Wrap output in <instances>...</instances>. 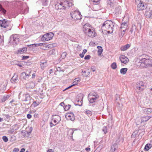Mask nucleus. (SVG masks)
Listing matches in <instances>:
<instances>
[{"instance_id": "nucleus-1", "label": "nucleus", "mask_w": 152, "mask_h": 152, "mask_svg": "<svg viewBox=\"0 0 152 152\" xmlns=\"http://www.w3.org/2000/svg\"><path fill=\"white\" fill-rule=\"evenodd\" d=\"M56 9L58 10H65L73 4L71 2L64 0H55Z\"/></svg>"}, {"instance_id": "nucleus-2", "label": "nucleus", "mask_w": 152, "mask_h": 152, "mask_svg": "<svg viewBox=\"0 0 152 152\" xmlns=\"http://www.w3.org/2000/svg\"><path fill=\"white\" fill-rule=\"evenodd\" d=\"M115 23L111 21L107 20L103 23L101 27L102 31H107L108 34L113 33Z\"/></svg>"}, {"instance_id": "nucleus-3", "label": "nucleus", "mask_w": 152, "mask_h": 152, "mask_svg": "<svg viewBox=\"0 0 152 152\" xmlns=\"http://www.w3.org/2000/svg\"><path fill=\"white\" fill-rule=\"evenodd\" d=\"M139 63L141 67H145L149 66H152V58L148 55L143 54L140 59Z\"/></svg>"}, {"instance_id": "nucleus-4", "label": "nucleus", "mask_w": 152, "mask_h": 152, "mask_svg": "<svg viewBox=\"0 0 152 152\" xmlns=\"http://www.w3.org/2000/svg\"><path fill=\"white\" fill-rule=\"evenodd\" d=\"M91 26L86 23L83 26V31L84 33L88 36L91 37L95 36V32L93 29L91 28Z\"/></svg>"}, {"instance_id": "nucleus-5", "label": "nucleus", "mask_w": 152, "mask_h": 152, "mask_svg": "<svg viewBox=\"0 0 152 152\" xmlns=\"http://www.w3.org/2000/svg\"><path fill=\"white\" fill-rule=\"evenodd\" d=\"M72 20H80L82 18V15L78 11L76 10L70 13Z\"/></svg>"}, {"instance_id": "nucleus-6", "label": "nucleus", "mask_w": 152, "mask_h": 152, "mask_svg": "<svg viewBox=\"0 0 152 152\" xmlns=\"http://www.w3.org/2000/svg\"><path fill=\"white\" fill-rule=\"evenodd\" d=\"M99 97V96L97 94L93 92L89 94L88 99L90 103H93L95 102Z\"/></svg>"}, {"instance_id": "nucleus-7", "label": "nucleus", "mask_w": 152, "mask_h": 152, "mask_svg": "<svg viewBox=\"0 0 152 152\" xmlns=\"http://www.w3.org/2000/svg\"><path fill=\"white\" fill-rule=\"evenodd\" d=\"M53 36L54 34L53 33H48L43 35L41 38V40L44 41H48L52 39Z\"/></svg>"}, {"instance_id": "nucleus-8", "label": "nucleus", "mask_w": 152, "mask_h": 152, "mask_svg": "<svg viewBox=\"0 0 152 152\" xmlns=\"http://www.w3.org/2000/svg\"><path fill=\"white\" fill-rule=\"evenodd\" d=\"M136 87L140 91H142L146 88V85L142 81H139L137 83Z\"/></svg>"}, {"instance_id": "nucleus-9", "label": "nucleus", "mask_w": 152, "mask_h": 152, "mask_svg": "<svg viewBox=\"0 0 152 152\" xmlns=\"http://www.w3.org/2000/svg\"><path fill=\"white\" fill-rule=\"evenodd\" d=\"M21 93H20L19 95V98H21V100L23 101L27 102L31 99V97L29 94H23L22 96H20Z\"/></svg>"}, {"instance_id": "nucleus-10", "label": "nucleus", "mask_w": 152, "mask_h": 152, "mask_svg": "<svg viewBox=\"0 0 152 152\" xmlns=\"http://www.w3.org/2000/svg\"><path fill=\"white\" fill-rule=\"evenodd\" d=\"M19 36L18 35L15 34L12 35L10 38V42H14L17 44L19 41Z\"/></svg>"}, {"instance_id": "nucleus-11", "label": "nucleus", "mask_w": 152, "mask_h": 152, "mask_svg": "<svg viewBox=\"0 0 152 152\" xmlns=\"http://www.w3.org/2000/svg\"><path fill=\"white\" fill-rule=\"evenodd\" d=\"M10 23V22L6 19H4L2 20H0V26L4 28L8 27Z\"/></svg>"}, {"instance_id": "nucleus-12", "label": "nucleus", "mask_w": 152, "mask_h": 152, "mask_svg": "<svg viewBox=\"0 0 152 152\" xmlns=\"http://www.w3.org/2000/svg\"><path fill=\"white\" fill-rule=\"evenodd\" d=\"M147 7V5L143 2L140 1L137 5V10L138 11L145 9Z\"/></svg>"}, {"instance_id": "nucleus-13", "label": "nucleus", "mask_w": 152, "mask_h": 152, "mask_svg": "<svg viewBox=\"0 0 152 152\" xmlns=\"http://www.w3.org/2000/svg\"><path fill=\"white\" fill-rule=\"evenodd\" d=\"M77 98L76 99V101L77 103L76 104V105H78L80 106H82L83 98V95L82 94H80L77 96Z\"/></svg>"}, {"instance_id": "nucleus-14", "label": "nucleus", "mask_w": 152, "mask_h": 152, "mask_svg": "<svg viewBox=\"0 0 152 152\" xmlns=\"http://www.w3.org/2000/svg\"><path fill=\"white\" fill-rule=\"evenodd\" d=\"M119 59L121 62L124 64H126L129 62L128 58L124 55H122L119 57Z\"/></svg>"}, {"instance_id": "nucleus-15", "label": "nucleus", "mask_w": 152, "mask_h": 152, "mask_svg": "<svg viewBox=\"0 0 152 152\" xmlns=\"http://www.w3.org/2000/svg\"><path fill=\"white\" fill-rule=\"evenodd\" d=\"M128 28L127 23L125 22L122 23L120 27V31L125 32Z\"/></svg>"}, {"instance_id": "nucleus-16", "label": "nucleus", "mask_w": 152, "mask_h": 152, "mask_svg": "<svg viewBox=\"0 0 152 152\" xmlns=\"http://www.w3.org/2000/svg\"><path fill=\"white\" fill-rule=\"evenodd\" d=\"M80 79L79 78H75L74 80V81L72 83V85L68 87L67 88L65 89L63 91H64L67 89L71 88V87L77 85L78 82H80Z\"/></svg>"}, {"instance_id": "nucleus-17", "label": "nucleus", "mask_w": 152, "mask_h": 152, "mask_svg": "<svg viewBox=\"0 0 152 152\" xmlns=\"http://www.w3.org/2000/svg\"><path fill=\"white\" fill-rule=\"evenodd\" d=\"M18 75L16 74H15L14 76L11 78L10 81L12 83H15L18 82Z\"/></svg>"}, {"instance_id": "nucleus-18", "label": "nucleus", "mask_w": 152, "mask_h": 152, "mask_svg": "<svg viewBox=\"0 0 152 152\" xmlns=\"http://www.w3.org/2000/svg\"><path fill=\"white\" fill-rule=\"evenodd\" d=\"M118 146L117 144H114L111 147L110 152H117Z\"/></svg>"}, {"instance_id": "nucleus-19", "label": "nucleus", "mask_w": 152, "mask_h": 152, "mask_svg": "<svg viewBox=\"0 0 152 152\" xmlns=\"http://www.w3.org/2000/svg\"><path fill=\"white\" fill-rule=\"evenodd\" d=\"M66 118L67 119L70 120L72 121H73L75 120L74 116L72 113L66 115Z\"/></svg>"}, {"instance_id": "nucleus-20", "label": "nucleus", "mask_w": 152, "mask_h": 152, "mask_svg": "<svg viewBox=\"0 0 152 152\" xmlns=\"http://www.w3.org/2000/svg\"><path fill=\"white\" fill-rule=\"evenodd\" d=\"M150 116H144L141 117L140 118L141 120L140 123H142L147 121L150 118Z\"/></svg>"}, {"instance_id": "nucleus-21", "label": "nucleus", "mask_w": 152, "mask_h": 152, "mask_svg": "<svg viewBox=\"0 0 152 152\" xmlns=\"http://www.w3.org/2000/svg\"><path fill=\"white\" fill-rule=\"evenodd\" d=\"M27 49V48H22L18 50V53L22 54L26 52Z\"/></svg>"}, {"instance_id": "nucleus-22", "label": "nucleus", "mask_w": 152, "mask_h": 152, "mask_svg": "<svg viewBox=\"0 0 152 152\" xmlns=\"http://www.w3.org/2000/svg\"><path fill=\"white\" fill-rule=\"evenodd\" d=\"M29 76V75L27 74L25 72H23L21 73V77L24 80H27Z\"/></svg>"}, {"instance_id": "nucleus-23", "label": "nucleus", "mask_w": 152, "mask_h": 152, "mask_svg": "<svg viewBox=\"0 0 152 152\" xmlns=\"http://www.w3.org/2000/svg\"><path fill=\"white\" fill-rule=\"evenodd\" d=\"M40 65L42 69H44L48 66V64L46 62H41Z\"/></svg>"}, {"instance_id": "nucleus-24", "label": "nucleus", "mask_w": 152, "mask_h": 152, "mask_svg": "<svg viewBox=\"0 0 152 152\" xmlns=\"http://www.w3.org/2000/svg\"><path fill=\"white\" fill-rule=\"evenodd\" d=\"M53 119H55L59 122L61 120V118L60 116L58 115H54L52 116Z\"/></svg>"}, {"instance_id": "nucleus-25", "label": "nucleus", "mask_w": 152, "mask_h": 152, "mask_svg": "<svg viewBox=\"0 0 152 152\" xmlns=\"http://www.w3.org/2000/svg\"><path fill=\"white\" fill-rule=\"evenodd\" d=\"M136 29V27L135 25H133L132 27L131 28L129 31V34H132L134 31L135 32Z\"/></svg>"}, {"instance_id": "nucleus-26", "label": "nucleus", "mask_w": 152, "mask_h": 152, "mask_svg": "<svg viewBox=\"0 0 152 152\" xmlns=\"http://www.w3.org/2000/svg\"><path fill=\"white\" fill-rule=\"evenodd\" d=\"M130 45L127 44L125 45L122 46L120 49L122 51H125L128 49L130 47Z\"/></svg>"}, {"instance_id": "nucleus-27", "label": "nucleus", "mask_w": 152, "mask_h": 152, "mask_svg": "<svg viewBox=\"0 0 152 152\" xmlns=\"http://www.w3.org/2000/svg\"><path fill=\"white\" fill-rule=\"evenodd\" d=\"M10 96V95H4L1 99V102H5L6 100L9 98Z\"/></svg>"}, {"instance_id": "nucleus-28", "label": "nucleus", "mask_w": 152, "mask_h": 152, "mask_svg": "<svg viewBox=\"0 0 152 152\" xmlns=\"http://www.w3.org/2000/svg\"><path fill=\"white\" fill-rule=\"evenodd\" d=\"M143 111L145 113L149 114L152 112V110L151 108H145L143 110Z\"/></svg>"}, {"instance_id": "nucleus-29", "label": "nucleus", "mask_w": 152, "mask_h": 152, "mask_svg": "<svg viewBox=\"0 0 152 152\" xmlns=\"http://www.w3.org/2000/svg\"><path fill=\"white\" fill-rule=\"evenodd\" d=\"M121 7L120 6H118L116 7L115 10V13L116 15L118 14L119 13H121Z\"/></svg>"}, {"instance_id": "nucleus-30", "label": "nucleus", "mask_w": 152, "mask_h": 152, "mask_svg": "<svg viewBox=\"0 0 152 152\" xmlns=\"http://www.w3.org/2000/svg\"><path fill=\"white\" fill-rule=\"evenodd\" d=\"M151 12H146L145 13V15L147 18H152V15L151 14Z\"/></svg>"}, {"instance_id": "nucleus-31", "label": "nucleus", "mask_w": 152, "mask_h": 152, "mask_svg": "<svg viewBox=\"0 0 152 152\" xmlns=\"http://www.w3.org/2000/svg\"><path fill=\"white\" fill-rule=\"evenodd\" d=\"M26 86L29 87L31 88H33L35 86L34 83L33 82H31L29 83L26 84Z\"/></svg>"}, {"instance_id": "nucleus-32", "label": "nucleus", "mask_w": 152, "mask_h": 152, "mask_svg": "<svg viewBox=\"0 0 152 152\" xmlns=\"http://www.w3.org/2000/svg\"><path fill=\"white\" fill-rule=\"evenodd\" d=\"M98 49V54L99 56H100L103 52V50L102 47L100 46H98L97 47Z\"/></svg>"}, {"instance_id": "nucleus-33", "label": "nucleus", "mask_w": 152, "mask_h": 152, "mask_svg": "<svg viewBox=\"0 0 152 152\" xmlns=\"http://www.w3.org/2000/svg\"><path fill=\"white\" fill-rule=\"evenodd\" d=\"M127 70V68H122L120 70V73L123 75H125L126 72Z\"/></svg>"}, {"instance_id": "nucleus-34", "label": "nucleus", "mask_w": 152, "mask_h": 152, "mask_svg": "<svg viewBox=\"0 0 152 152\" xmlns=\"http://www.w3.org/2000/svg\"><path fill=\"white\" fill-rule=\"evenodd\" d=\"M151 147V145L150 144H146L144 148V149L146 151H148Z\"/></svg>"}, {"instance_id": "nucleus-35", "label": "nucleus", "mask_w": 152, "mask_h": 152, "mask_svg": "<svg viewBox=\"0 0 152 152\" xmlns=\"http://www.w3.org/2000/svg\"><path fill=\"white\" fill-rule=\"evenodd\" d=\"M0 12L3 13V15L6 13V10L3 8L1 5L0 4Z\"/></svg>"}, {"instance_id": "nucleus-36", "label": "nucleus", "mask_w": 152, "mask_h": 152, "mask_svg": "<svg viewBox=\"0 0 152 152\" xmlns=\"http://www.w3.org/2000/svg\"><path fill=\"white\" fill-rule=\"evenodd\" d=\"M40 103V102L37 101H35L33 102L32 105L34 107H36Z\"/></svg>"}, {"instance_id": "nucleus-37", "label": "nucleus", "mask_w": 152, "mask_h": 152, "mask_svg": "<svg viewBox=\"0 0 152 152\" xmlns=\"http://www.w3.org/2000/svg\"><path fill=\"white\" fill-rule=\"evenodd\" d=\"M87 50L86 49H84L82 53L80 54L79 55L81 58H82L84 57V55L87 52Z\"/></svg>"}, {"instance_id": "nucleus-38", "label": "nucleus", "mask_w": 152, "mask_h": 152, "mask_svg": "<svg viewBox=\"0 0 152 152\" xmlns=\"http://www.w3.org/2000/svg\"><path fill=\"white\" fill-rule=\"evenodd\" d=\"M102 131L104 132V134H106L107 132V126H104L102 128Z\"/></svg>"}, {"instance_id": "nucleus-39", "label": "nucleus", "mask_w": 152, "mask_h": 152, "mask_svg": "<svg viewBox=\"0 0 152 152\" xmlns=\"http://www.w3.org/2000/svg\"><path fill=\"white\" fill-rule=\"evenodd\" d=\"M116 102H117V104H118V105H117V106H118L119 107L118 110H121L122 107V103H120L118 101H116Z\"/></svg>"}, {"instance_id": "nucleus-40", "label": "nucleus", "mask_w": 152, "mask_h": 152, "mask_svg": "<svg viewBox=\"0 0 152 152\" xmlns=\"http://www.w3.org/2000/svg\"><path fill=\"white\" fill-rule=\"evenodd\" d=\"M112 68L113 69H115L117 67V64L116 63L113 62L111 65Z\"/></svg>"}, {"instance_id": "nucleus-41", "label": "nucleus", "mask_w": 152, "mask_h": 152, "mask_svg": "<svg viewBox=\"0 0 152 152\" xmlns=\"http://www.w3.org/2000/svg\"><path fill=\"white\" fill-rule=\"evenodd\" d=\"M42 5L46 6L47 5L48 1L47 0H42Z\"/></svg>"}, {"instance_id": "nucleus-42", "label": "nucleus", "mask_w": 152, "mask_h": 152, "mask_svg": "<svg viewBox=\"0 0 152 152\" xmlns=\"http://www.w3.org/2000/svg\"><path fill=\"white\" fill-rule=\"evenodd\" d=\"M28 8H26L24 10L22 11L21 13V14H26L28 13Z\"/></svg>"}, {"instance_id": "nucleus-43", "label": "nucleus", "mask_w": 152, "mask_h": 152, "mask_svg": "<svg viewBox=\"0 0 152 152\" xmlns=\"http://www.w3.org/2000/svg\"><path fill=\"white\" fill-rule=\"evenodd\" d=\"M2 139L5 142H7L8 140V138L5 136H3Z\"/></svg>"}, {"instance_id": "nucleus-44", "label": "nucleus", "mask_w": 152, "mask_h": 152, "mask_svg": "<svg viewBox=\"0 0 152 152\" xmlns=\"http://www.w3.org/2000/svg\"><path fill=\"white\" fill-rule=\"evenodd\" d=\"M71 105L70 104H68V105H66L64 107V108L65 110H67L69 109Z\"/></svg>"}, {"instance_id": "nucleus-45", "label": "nucleus", "mask_w": 152, "mask_h": 152, "mask_svg": "<svg viewBox=\"0 0 152 152\" xmlns=\"http://www.w3.org/2000/svg\"><path fill=\"white\" fill-rule=\"evenodd\" d=\"M114 0H108V4L111 6L114 2Z\"/></svg>"}, {"instance_id": "nucleus-46", "label": "nucleus", "mask_w": 152, "mask_h": 152, "mask_svg": "<svg viewBox=\"0 0 152 152\" xmlns=\"http://www.w3.org/2000/svg\"><path fill=\"white\" fill-rule=\"evenodd\" d=\"M3 117L5 120L8 119L10 118V116L8 114H4L3 115Z\"/></svg>"}, {"instance_id": "nucleus-47", "label": "nucleus", "mask_w": 152, "mask_h": 152, "mask_svg": "<svg viewBox=\"0 0 152 152\" xmlns=\"http://www.w3.org/2000/svg\"><path fill=\"white\" fill-rule=\"evenodd\" d=\"M138 132L137 130L135 131L132 135V137H136V135L137 134Z\"/></svg>"}, {"instance_id": "nucleus-48", "label": "nucleus", "mask_w": 152, "mask_h": 152, "mask_svg": "<svg viewBox=\"0 0 152 152\" xmlns=\"http://www.w3.org/2000/svg\"><path fill=\"white\" fill-rule=\"evenodd\" d=\"M86 114L89 116H90L92 115L91 112L90 110H86Z\"/></svg>"}, {"instance_id": "nucleus-49", "label": "nucleus", "mask_w": 152, "mask_h": 152, "mask_svg": "<svg viewBox=\"0 0 152 152\" xmlns=\"http://www.w3.org/2000/svg\"><path fill=\"white\" fill-rule=\"evenodd\" d=\"M77 130L76 129H73L72 130H69V132H70V135L72 136L73 133L74 132L75 130Z\"/></svg>"}, {"instance_id": "nucleus-50", "label": "nucleus", "mask_w": 152, "mask_h": 152, "mask_svg": "<svg viewBox=\"0 0 152 152\" xmlns=\"http://www.w3.org/2000/svg\"><path fill=\"white\" fill-rule=\"evenodd\" d=\"M91 56L90 55H88L85 57L84 59L85 60H88L90 58Z\"/></svg>"}, {"instance_id": "nucleus-51", "label": "nucleus", "mask_w": 152, "mask_h": 152, "mask_svg": "<svg viewBox=\"0 0 152 152\" xmlns=\"http://www.w3.org/2000/svg\"><path fill=\"white\" fill-rule=\"evenodd\" d=\"M29 58V56H23L22 57V59L25 60L28 58Z\"/></svg>"}, {"instance_id": "nucleus-52", "label": "nucleus", "mask_w": 152, "mask_h": 152, "mask_svg": "<svg viewBox=\"0 0 152 152\" xmlns=\"http://www.w3.org/2000/svg\"><path fill=\"white\" fill-rule=\"evenodd\" d=\"M124 34V32H123V31H121V33L119 34V36L120 37H122Z\"/></svg>"}, {"instance_id": "nucleus-53", "label": "nucleus", "mask_w": 152, "mask_h": 152, "mask_svg": "<svg viewBox=\"0 0 152 152\" xmlns=\"http://www.w3.org/2000/svg\"><path fill=\"white\" fill-rule=\"evenodd\" d=\"M52 121H53V122L56 124H58L59 123L57 121V120H56L55 119H53L52 117Z\"/></svg>"}, {"instance_id": "nucleus-54", "label": "nucleus", "mask_w": 152, "mask_h": 152, "mask_svg": "<svg viewBox=\"0 0 152 152\" xmlns=\"http://www.w3.org/2000/svg\"><path fill=\"white\" fill-rule=\"evenodd\" d=\"M19 151V149L18 148H15L13 150V151L14 152H18Z\"/></svg>"}, {"instance_id": "nucleus-55", "label": "nucleus", "mask_w": 152, "mask_h": 152, "mask_svg": "<svg viewBox=\"0 0 152 152\" xmlns=\"http://www.w3.org/2000/svg\"><path fill=\"white\" fill-rule=\"evenodd\" d=\"M119 138H118L117 140H116L115 143H114V144H117L118 145V144H119Z\"/></svg>"}, {"instance_id": "nucleus-56", "label": "nucleus", "mask_w": 152, "mask_h": 152, "mask_svg": "<svg viewBox=\"0 0 152 152\" xmlns=\"http://www.w3.org/2000/svg\"><path fill=\"white\" fill-rule=\"evenodd\" d=\"M14 102V100L13 99L11 101H10V103L12 105H15L14 103H12Z\"/></svg>"}, {"instance_id": "nucleus-57", "label": "nucleus", "mask_w": 152, "mask_h": 152, "mask_svg": "<svg viewBox=\"0 0 152 152\" xmlns=\"http://www.w3.org/2000/svg\"><path fill=\"white\" fill-rule=\"evenodd\" d=\"M66 52H64L61 55V56H63L64 58L66 56Z\"/></svg>"}, {"instance_id": "nucleus-58", "label": "nucleus", "mask_w": 152, "mask_h": 152, "mask_svg": "<svg viewBox=\"0 0 152 152\" xmlns=\"http://www.w3.org/2000/svg\"><path fill=\"white\" fill-rule=\"evenodd\" d=\"M31 115L30 114H28L27 115V117L28 119H30L31 118Z\"/></svg>"}, {"instance_id": "nucleus-59", "label": "nucleus", "mask_w": 152, "mask_h": 152, "mask_svg": "<svg viewBox=\"0 0 152 152\" xmlns=\"http://www.w3.org/2000/svg\"><path fill=\"white\" fill-rule=\"evenodd\" d=\"M3 37H1V36L0 35V44L2 43L3 41Z\"/></svg>"}, {"instance_id": "nucleus-60", "label": "nucleus", "mask_w": 152, "mask_h": 152, "mask_svg": "<svg viewBox=\"0 0 152 152\" xmlns=\"http://www.w3.org/2000/svg\"><path fill=\"white\" fill-rule=\"evenodd\" d=\"M56 124H54L52 122H50V127H52L53 126L56 125Z\"/></svg>"}, {"instance_id": "nucleus-61", "label": "nucleus", "mask_w": 152, "mask_h": 152, "mask_svg": "<svg viewBox=\"0 0 152 152\" xmlns=\"http://www.w3.org/2000/svg\"><path fill=\"white\" fill-rule=\"evenodd\" d=\"M47 152H54V150H53L52 149H50L48 150L47 151Z\"/></svg>"}, {"instance_id": "nucleus-62", "label": "nucleus", "mask_w": 152, "mask_h": 152, "mask_svg": "<svg viewBox=\"0 0 152 152\" xmlns=\"http://www.w3.org/2000/svg\"><path fill=\"white\" fill-rule=\"evenodd\" d=\"M53 69H50L49 70V73L50 74H51V73H52L53 72Z\"/></svg>"}, {"instance_id": "nucleus-63", "label": "nucleus", "mask_w": 152, "mask_h": 152, "mask_svg": "<svg viewBox=\"0 0 152 152\" xmlns=\"http://www.w3.org/2000/svg\"><path fill=\"white\" fill-rule=\"evenodd\" d=\"M60 105L62 106L63 107H64L65 106H64L65 105L64 104L63 102H62L60 103Z\"/></svg>"}, {"instance_id": "nucleus-64", "label": "nucleus", "mask_w": 152, "mask_h": 152, "mask_svg": "<svg viewBox=\"0 0 152 152\" xmlns=\"http://www.w3.org/2000/svg\"><path fill=\"white\" fill-rule=\"evenodd\" d=\"M25 151V149L24 148H22L20 152H24Z\"/></svg>"}]
</instances>
